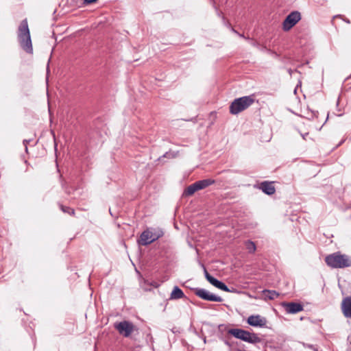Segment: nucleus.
Here are the masks:
<instances>
[{"label": "nucleus", "mask_w": 351, "mask_h": 351, "mask_svg": "<svg viewBox=\"0 0 351 351\" xmlns=\"http://www.w3.org/2000/svg\"><path fill=\"white\" fill-rule=\"evenodd\" d=\"M225 343L228 346H231V344L228 342V341H225Z\"/></svg>", "instance_id": "c756f323"}, {"label": "nucleus", "mask_w": 351, "mask_h": 351, "mask_svg": "<svg viewBox=\"0 0 351 351\" xmlns=\"http://www.w3.org/2000/svg\"><path fill=\"white\" fill-rule=\"evenodd\" d=\"M285 26H286V24H285V19L282 21V28L284 31H285Z\"/></svg>", "instance_id": "cd10ccee"}, {"label": "nucleus", "mask_w": 351, "mask_h": 351, "mask_svg": "<svg viewBox=\"0 0 351 351\" xmlns=\"http://www.w3.org/2000/svg\"><path fill=\"white\" fill-rule=\"evenodd\" d=\"M232 31L238 34L240 37L244 38L246 40H249L250 38L248 37H245L243 34H239L237 30H235L234 28L232 29Z\"/></svg>", "instance_id": "b1692460"}, {"label": "nucleus", "mask_w": 351, "mask_h": 351, "mask_svg": "<svg viewBox=\"0 0 351 351\" xmlns=\"http://www.w3.org/2000/svg\"><path fill=\"white\" fill-rule=\"evenodd\" d=\"M167 155H168V152H166V154H165L162 157H166Z\"/></svg>", "instance_id": "2f4dec72"}, {"label": "nucleus", "mask_w": 351, "mask_h": 351, "mask_svg": "<svg viewBox=\"0 0 351 351\" xmlns=\"http://www.w3.org/2000/svg\"><path fill=\"white\" fill-rule=\"evenodd\" d=\"M29 141H30L29 140H27V139H25V140H23V145H24V146H25V152H27V149H27V144L29 143Z\"/></svg>", "instance_id": "bb28decb"}, {"label": "nucleus", "mask_w": 351, "mask_h": 351, "mask_svg": "<svg viewBox=\"0 0 351 351\" xmlns=\"http://www.w3.org/2000/svg\"><path fill=\"white\" fill-rule=\"evenodd\" d=\"M303 346L305 347V348H310L313 350H314V348H315L316 347L312 344H307V343H303Z\"/></svg>", "instance_id": "a878e982"}, {"label": "nucleus", "mask_w": 351, "mask_h": 351, "mask_svg": "<svg viewBox=\"0 0 351 351\" xmlns=\"http://www.w3.org/2000/svg\"><path fill=\"white\" fill-rule=\"evenodd\" d=\"M195 182L197 185L198 189L202 190V189H204L206 188L207 186H210L211 184H214L215 182V181L213 179H204V180L197 181Z\"/></svg>", "instance_id": "ddd939ff"}, {"label": "nucleus", "mask_w": 351, "mask_h": 351, "mask_svg": "<svg viewBox=\"0 0 351 351\" xmlns=\"http://www.w3.org/2000/svg\"><path fill=\"white\" fill-rule=\"evenodd\" d=\"M17 36L21 48L27 53H32L33 47L27 19L21 22Z\"/></svg>", "instance_id": "f257e3e1"}, {"label": "nucleus", "mask_w": 351, "mask_h": 351, "mask_svg": "<svg viewBox=\"0 0 351 351\" xmlns=\"http://www.w3.org/2000/svg\"><path fill=\"white\" fill-rule=\"evenodd\" d=\"M254 101V96L253 95L237 98L230 105V113L238 114L252 105Z\"/></svg>", "instance_id": "7ed1b4c3"}, {"label": "nucleus", "mask_w": 351, "mask_h": 351, "mask_svg": "<svg viewBox=\"0 0 351 351\" xmlns=\"http://www.w3.org/2000/svg\"><path fill=\"white\" fill-rule=\"evenodd\" d=\"M199 191L196 182L189 185L184 191V195L190 196L194 194L195 192Z\"/></svg>", "instance_id": "4468645a"}, {"label": "nucleus", "mask_w": 351, "mask_h": 351, "mask_svg": "<svg viewBox=\"0 0 351 351\" xmlns=\"http://www.w3.org/2000/svg\"><path fill=\"white\" fill-rule=\"evenodd\" d=\"M215 287H217V288H218V289H219L221 290H223L224 291H227V292L231 291L229 289V288L227 287V285L225 283H223V282L220 281V280L218 282V283H217V286Z\"/></svg>", "instance_id": "6ab92c4d"}, {"label": "nucleus", "mask_w": 351, "mask_h": 351, "mask_svg": "<svg viewBox=\"0 0 351 351\" xmlns=\"http://www.w3.org/2000/svg\"><path fill=\"white\" fill-rule=\"evenodd\" d=\"M245 331V330L241 328H231L228 330V333L243 341L244 339Z\"/></svg>", "instance_id": "9b49d317"}, {"label": "nucleus", "mask_w": 351, "mask_h": 351, "mask_svg": "<svg viewBox=\"0 0 351 351\" xmlns=\"http://www.w3.org/2000/svg\"><path fill=\"white\" fill-rule=\"evenodd\" d=\"M246 249L248 250L249 253H254L256 251V245L252 241H247L245 243Z\"/></svg>", "instance_id": "f3484780"}, {"label": "nucleus", "mask_w": 351, "mask_h": 351, "mask_svg": "<svg viewBox=\"0 0 351 351\" xmlns=\"http://www.w3.org/2000/svg\"><path fill=\"white\" fill-rule=\"evenodd\" d=\"M97 1V0H84V5H90V4L95 3Z\"/></svg>", "instance_id": "393cba45"}, {"label": "nucleus", "mask_w": 351, "mask_h": 351, "mask_svg": "<svg viewBox=\"0 0 351 351\" xmlns=\"http://www.w3.org/2000/svg\"><path fill=\"white\" fill-rule=\"evenodd\" d=\"M247 323L252 326H263L265 322L259 315H251L247 319Z\"/></svg>", "instance_id": "9d476101"}, {"label": "nucleus", "mask_w": 351, "mask_h": 351, "mask_svg": "<svg viewBox=\"0 0 351 351\" xmlns=\"http://www.w3.org/2000/svg\"><path fill=\"white\" fill-rule=\"evenodd\" d=\"M341 307H351V296L343 299L341 302Z\"/></svg>", "instance_id": "aec40b11"}, {"label": "nucleus", "mask_w": 351, "mask_h": 351, "mask_svg": "<svg viewBox=\"0 0 351 351\" xmlns=\"http://www.w3.org/2000/svg\"><path fill=\"white\" fill-rule=\"evenodd\" d=\"M278 295V293H277L275 291L266 290L264 291V296L266 298H269V300H274V298H277Z\"/></svg>", "instance_id": "a211bd4d"}, {"label": "nucleus", "mask_w": 351, "mask_h": 351, "mask_svg": "<svg viewBox=\"0 0 351 351\" xmlns=\"http://www.w3.org/2000/svg\"><path fill=\"white\" fill-rule=\"evenodd\" d=\"M109 212H110V214L112 216H113V215H112V212H111L110 208L109 209Z\"/></svg>", "instance_id": "473e14b6"}, {"label": "nucleus", "mask_w": 351, "mask_h": 351, "mask_svg": "<svg viewBox=\"0 0 351 351\" xmlns=\"http://www.w3.org/2000/svg\"><path fill=\"white\" fill-rule=\"evenodd\" d=\"M325 262L331 268H345L351 266V258L339 252L326 256Z\"/></svg>", "instance_id": "f03ea898"}, {"label": "nucleus", "mask_w": 351, "mask_h": 351, "mask_svg": "<svg viewBox=\"0 0 351 351\" xmlns=\"http://www.w3.org/2000/svg\"><path fill=\"white\" fill-rule=\"evenodd\" d=\"M304 308H287V313L295 314L302 311Z\"/></svg>", "instance_id": "412c9836"}, {"label": "nucleus", "mask_w": 351, "mask_h": 351, "mask_svg": "<svg viewBox=\"0 0 351 351\" xmlns=\"http://www.w3.org/2000/svg\"><path fill=\"white\" fill-rule=\"evenodd\" d=\"M184 294L182 290L179 288L178 286H175L173 287V291H171L170 299L171 300H178L180 298H184Z\"/></svg>", "instance_id": "f8f14e48"}, {"label": "nucleus", "mask_w": 351, "mask_h": 351, "mask_svg": "<svg viewBox=\"0 0 351 351\" xmlns=\"http://www.w3.org/2000/svg\"><path fill=\"white\" fill-rule=\"evenodd\" d=\"M348 340L350 341V343H351V336H349L348 337Z\"/></svg>", "instance_id": "7c9ffc66"}, {"label": "nucleus", "mask_w": 351, "mask_h": 351, "mask_svg": "<svg viewBox=\"0 0 351 351\" xmlns=\"http://www.w3.org/2000/svg\"><path fill=\"white\" fill-rule=\"evenodd\" d=\"M58 205H59L60 208L61 209V210L63 213H67V214H69V215H70L71 216L75 215L74 209H73V208H71L70 207H68V206H65L62 205L60 203H59Z\"/></svg>", "instance_id": "dca6fc26"}, {"label": "nucleus", "mask_w": 351, "mask_h": 351, "mask_svg": "<svg viewBox=\"0 0 351 351\" xmlns=\"http://www.w3.org/2000/svg\"><path fill=\"white\" fill-rule=\"evenodd\" d=\"M301 20V14L298 11H293L287 16V31L291 29Z\"/></svg>", "instance_id": "423d86ee"}, {"label": "nucleus", "mask_w": 351, "mask_h": 351, "mask_svg": "<svg viewBox=\"0 0 351 351\" xmlns=\"http://www.w3.org/2000/svg\"><path fill=\"white\" fill-rule=\"evenodd\" d=\"M287 307H302V306L300 304H298V303L289 302V303H287Z\"/></svg>", "instance_id": "5701e85b"}, {"label": "nucleus", "mask_w": 351, "mask_h": 351, "mask_svg": "<svg viewBox=\"0 0 351 351\" xmlns=\"http://www.w3.org/2000/svg\"><path fill=\"white\" fill-rule=\"evenodd\" d=\"M243 341L249 343L256 344L261 343L263 341V336H261L260 335L254 332H252L249 330H245L244 339Z\"/></svg>", "instance_id": "0eeeda50"}, {"label": "nucleus", "mask_w": 351, "mask_h": 351, "mask_svg": "<svg viewBox=\"0 0 351 351\" xmlns=\"http://www.w3.org/2000/svg\"><path fill=\"white\" fill-rule=\"evenodd\" d=\"M280 305L282 306V307H285V302H282Z\"/></svg>", "instance_id": "c85d7f7f"}, {"label": "nucleus", "mask_w": 351, "mask_h": 351, "mask_svg": "<svg viewBox=\"0 0 351 351\" xmlns=\"http://www.w3.org/2000/svg\"><path fill=\"white\" fill-rule=\"evenodd\" d=\"M259 189L265 194L268 195H273L276 192L274 182L264 181L259 184Z\"/></svg>", "instance_id": "1a4fd4ad"}, {"label": "nucleus", "mask_w": 351, "mask_h": 351, "mask_svg": "<svg viewBox=\"0 0 351 351\" xmlns=\"http://www.w3.org/2000/svg\"><path fill=\"white\" fill-rule=\"evenodd\" d=\"M193 291L197 296L204 300L213 302L222 301V298L221 297L217 296L204 289L195 288L193 289Z\"/></svg>", "instance_id": "39448f33"}, {"label": "nucleus", "mask_w": 351, "mask_h": 351, "mask_svg": "<svg viewBox=\"0 0 351 351\" xmlns=\"http://www.w3.org/2000/svg\"><path fill=\"white\" fill-rule=\"evenodd\" d=\"M157 238L153 237L152 232L147 230L142 232L139 243L142 245H147L154 241Z\"/></svg>", "instance_id": "6e6552de"}, {"label": "nucleus", "mask_w": 351, "mask_h": 351, "mask_svg": "<svg viewBox=\"0 0 351 351\" xmlns=\"http://www.w3.org/2000/svg\"><path fill=\"white\" fill-rule=\"evenodd\" d=\"M345 317L351 318V308H342Z\"/></svg>", "instance_id": "4be33fe9"}, {"label": "nucleus", "mask_w": 351, "mask_h": 351, "mask_svg": "<svg viewBox=\"0 0 351 351\" xmlns=\"http://www.w3.org/2000/svg\"><path fill=\"white\" fill-rule=\"evenodd\" d=\"M204 275L206 279L213 286L216 287L218 282L219 281L213 276H211L206 270V269L204 267Z\"/></svg>", "instance_id": "2eb2a0df"}, {"label": "nucleus", "mask_w": 351, "mask_h": 351, "mask_svg": "<svg viewBox=\"0 0 351 351\" xmlns=\"http://www.w3.org/2000/svg\"><path fill=\"white\" fill-rule=\"evenodd\" d=\"M114 327L121 335L125 337H130L134 330V324L125 320L114 323Z\"/></svg>", "instance_id": "20e7f679"}]
</instances>
